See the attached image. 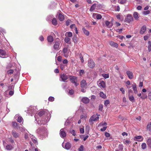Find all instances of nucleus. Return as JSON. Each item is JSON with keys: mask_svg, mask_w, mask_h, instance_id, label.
I'll use <instances>...</instances> for the list:
<instances>
[{"mask_svg": "<svg viewBox=\"0 0 151 151\" xmlns=\"http://www.w3.org/2000/svg\"><path fill=\"white\" fill-rule=\"evenodd\" d=\"M124 143L125 144H129L131 142L129 140H126L124 141Z\"/></svg>", "mask_w": 151, "mask_h": 151, "instance_id": "49530a36", "label": "nucleus"}, {"mask_svg": "<svg viewBox=\"0 0 151 151\" xmlns=\"http://www.w3.org/2000/svg\"><path fill=\"white\" fill-rule=\"evenodd\" d=\"M81 88H86L87 85L86 81L85 80H83L81 81Z\"/></svg>", "mask_w": 151, "mask_h": 151, "instance_id": "1a4fd4ad", "label": "nucleus"}, {"mask_svg": "<svg viewBox=\"0 0 151 151\" xmlns=\"http://www.w3.org/2000/svg\"><path fill=\"white\" fill-rule=\"evenodd\" d=\"M142 148L143 149H145L146 148V145L145 143H143L141 145Z\"/></svg>", "mask_w": 151, "mask_h": 151, "instance_id": "4c0bfd02", "label": "nucleus"}, {"mask_svg": "<svg viewBox=\"0 0 151 151\" xmlns=\"http://www.w3.org/2000/svg\"><path fill=\"white\" fill-rule=\"evenodd\" d=\"M62 146L64 148L67 150L69 149L71 147V144L68 142L65 144L63 142L62 144Z\"/></svg>", "mask_w": 151, "mask_h": 151, "instance_id": "6e6552de", "label": "nucleus"}, {"mask_svg": "<svg viewBox=\"0 0 151 151\" xmlns=\"http://www.w3.org/2000/svg\"><path fill=\"white\" fill-rule=\"evenodd\" d=\"M133 18L131 14H129L127 15V17L125 19V22L129 23L133 21Z\"/></svg>", "mask_w": 151, "mask_h": 151, "instance_id": "423d86ee", "label": "nucleus"}, {"mask_svg": "<svg viewBox=\"0 0 151 151\" xmlns=\"http://www.w3.org/2000/svg\"><path fill=\"white\" fill-rule=\"evenodd\" d=\"M132 87L134 92L135 93H137V88L136 85L135 83H134L132 85Z\"/></svg>", "mask_w": 151, "mask_h": 151, "instance_id": "5701e85b", "label": "nucleus"}, {"mask_svg": "<svg viewBox=\"0 0 151 151\" xmlns=\"http://www.w3.org/2000/svg\"><path fill=\"white\" fill-rule=\"evenodd\" d=\"M73 40L74 43H76L77 42V39L76 35L73 36Z\"/></svg>", "mask_w": 151, "mask_h": 151, "instance_id": "72a5a7b5", "label": "nucleus"}, {"mask_svg": "<svg viewBox=\"0 0 151 151\" xmlns=\"http://www.w3.org/2000/svg\"><path fill=\"white\" fill-rule=\"evenodd\" d=\"M109 44L111 46L115 47H117L118 46V45L116 43L114 42L113 41H110L109 42Z\"/></svg>", "mask_w": 151, "mask_h": 151, "instance_id": "a211bd4d", "label": "nucleus"}, {"mask_svg": "<svg viewBox=\"0 0 151 151\" xmlns=\"http://www.w3.org/2000/svg\"><path fill=\"white\" fill-rule=\"evenodd\" d=\"M115 24L116 27H118L121 25L120 23L117 22H116Z\"/></svg>", "mask_w": 151, "mask_h": 151, "instance_id": "e2e57ef3", "label": "nucleus"}, {"mask_svg": "<svg viewBox=\"0 0 151 151\" xmlns=\"http://www.w3.org/2000/svg\"><path fill=\"white\" fill-rule=\"evenodd\" d=\"M60 134L62 137H65L66 136V133L63 129H60Z\"/></svg>", "mask_w": 151, "mask_h": 151, "instance_id": "ddd939ff", "label": "nucleus"}, {"mask_svg": "<svg viewBox=\"0 0 151 151\" xmlns=\"http://www.w3.org/2000/svg\"><path fill=\"white\" fill-rule=\"evenodd\" d=\"M147 129L149 131H151V122L147 124Z\"/></svg>", "mask_w": 151, "mask_h": 151, "instance_id": "2f4dec72", "label": "nucleus"}, {"mask_svg": "<svg viewBox=\"0 0 151 151\" xmlns=\"http://www.w3.org/2000/svg\"><path fill=\"white\" fill-rule=\"evenodd\" d=\"M29 138V135L27 133H26L24 135V138L25 139H27Z\"/></svg>", "mask_w": 151, "mask_h": 151, "instance_id": "13d9d810", "label": "nucleus"}, {"mask_svg": "<svg viewBox=\"0 0 151 151\" xmlns=\"http://www.w3.org/2000/svg\"><path fill=\"white\" fill-rule=\"evenodd\" d=\"M80 132L81 134H83L84 133V129L83 128H80Z\"/></svg>", "mask_w": 151, "mask_h": 151, "instance_id": "8fccbe9b", "label": "nucleus"}, {"mask_svg": "<svg viewBox=\"0 0 151 151\" xmlns=\"http://www.w3.org/2000/svg\"><path fill=\"white\" fill-rule=\"evenodd\" d=\"M120 90L122 92V93H125V91L123 88H121L120 89Z\"/></svg>", "mask_w": 151, "mask_h": 151, "instance_id": "bf43d9fd", "label": "nucleus"}, {"mask_svg": "<svg viewBox=\"0 0 151 151\" xmlns=\"http://www.w3.org/2000/svg\"><path fill=\"white\" fill-rule=\"evenodd\" d=\"M99 118V116H97L95 118H94L93 116L92 117H91L90 119H91L92 121H96L98 120Z\"/></svg>", "mask_w": 151, "mask_h": 151, "instance_id": "473e14b6", "label": "nucleus"}, {"mask_svg": "<svg viewBox=\"0 0 151 151\" xmlns=\"http://www.w3.org/2000/svg\"><path fill=\"white\" fill-rule=\"evenodd\" d=\"M148 98L150 100H151V91L148 94Z\"/></svg>", "mask_w": 151, "mask_h": 151, "instance_id": "774afa93", "label": "nucleus"}, {"mask_svg": "<svg viewBox=\"0 0 151 151\" xmlns=\"http://www.w3.org/2000/svg\"><path fill=\"white\" fill-rule=\"evenodd\" d=\"M61 43L60 41L58 40L57 41L55 42L53 46V48L55 50H58L60 49V45Z\"/></svg>", "mask_w": 151, "mask_h": 151, "instance_id": "20e7f679", "label": "nucleus"}, {"mask_svg": "<svg viewBox=\"0 0 151 151\" xmlns=\"http://www.w3.org/2000/svg\"><path fill=\"white\" fill-rule=\"evenodd\" d=\"M74 91L73 90H69V93L70 94V95H72L74 93Z\"/></svg>", "mask_w": 151, "mask_h": 151, "instance_id": "0e129e2a", "label": "nucleus"}, {"mask_svg": "<svg viewBox=\"0 0 151 151\" xmlns=\"http://www.w3.org/2000/svg\"><path fill=\"white\" fill-rule=\"evenodd\" d=\"M88 65L90 68H93L95 66V63L93 60L90 59L88 61Z\"/></svg>", "mask_w": 151, "mask_h": 151, "instance_id": "0eeeda50", "label": "nucleus"}, {"mask_svg": "<svg viewBox=\"0 0 151 151\" xmlns=\"http://www.w3.org/2000/svg\"><path fill=\"white\" fill-rule=\"evenodd\" d=\"M17 129H19L20 131L21 132H24L25 131V129L22 127H17Z\"/></svg>", "mask_w": 151, "mask_h": 151, "instance_id": "79ce46f5", "label": "nucleus"}, {"mask_svg": "<svg viewBox=\"0 0 151 151\" xmlns=\"http://www.w3.org/2000/svg\"><path fill=\"white\" fill-rule=\"evenodd\" d=\"M54 100V98L53 97L50 96L48 98V100L50 101H53Z\"/></svg>", "mask_w": 151, "mask_h": 151, "instance_id": "a18cd8bd", "label": "nucleus"}, {"mask_svg": "<svg viewBox=\"0 0 151 151\" xmlns=\"http://www.w3.org/2000/svg\"><path fill=\"white\" fill-rule=\"evenodd\" d=\"M109 103V101L108 100H106L104 102V105L105 106H107Z\"/></svg>", "mask_w": 151, "mask_h": 151, "instance_id": "603ef678", "label": "nucleus"}, {"mask_svg": "<svg viewBox=\"0 0 151 151\" xmlns=\"http://www.w3.org/2000/svg\"><path fill=\"white\" fill-rule=\"evenodd\" d=\"M3 145L4 146H6V149L7 150H11L13 148V146L10 145H6V142H3Z\"/></svg>", "mask_w": 151, "mask_h": 151, "instance_id": "9b49d317", "label": "nucleus"}, {"mask_svg": "<svg viewBox=\"0 0 151 151\" xmlns=\"http://www.w3.org/2000/svg\"><path fill=\"white\" fill-rule=\"evenodd\" d=\"M96 7V5L95 4H93L91 7L90 11L91 12L93 11Z\"/></svg>", "mask_w": 151, "mask_h": 151, "instance_id": "bb28decb", "label": "nucleus"}, {"mask_svg": "<svg viewBox=\"0 0 151 151\" xmlns=\"http://www.w3.org/2000/svg\"><path fill=\"white\" fill-rule=\"evenodd\" d=\"M142 96L141 97V98L142 99H145L147 98V96L146 94L144 93L142 94Z\"/></svg>", "mask_w": 151, "mask_h": 151, "instance_id": "ea45409f", "label": "nucleus"}, {"mask_svg": "<svg viewBox=\"0 0 151 151\" xmlns=\"http://www.w3.org/2000/svg\"><path fill=\"white\" fill-rule=\"evenodd\" d=\"M82 101L84 103L87 104L89 103V99L87 97H85L82 99Z\"/></svg>", "mask_w": 151, "mask_h": 151, "instance_id": "f3484780", "label": "nucleus"}, {"mask_svg": "<svg viewBox=\"0 0 151 151\" xmlns=\"http://www.w3.org/2000/svg\"><path fill=\"white\" fill-rule=\"evenodd\" d=\"M83 145H81L78 149L79 151H83Z\"/></svg>", "mask_w": 151, "mask_h": 151, "instance_id": "de8ad7c7", "label": "nucleus"}, {"mask_svg": "<svg viewBox=\"0 0 151 151\" xmlns=\"http://www.w3.org/2000/svg\"><path fill=\"white\" fill-rule=\"evenodd\" d=\"M36 132L39 135L43 136L46 134L47 131L44 127H41L37 130Z\"/></svg>", "mask_w": 151, "mask_h": 151, "instance_id": "f257e3e1", "label": "nucleus"}, {"mask_svg": "<svg viewBox=\"0 0 151 151\" xmlns=\"http://www.w3.org/2000/svg\"><path fill=\"white\" fill-rule=\"evenodd\" d=\"M52 24L54 25H56L58 23V22L57 19L55 18H53L52 20Z\"/></svg>", "mask_w": 151, "mask_h": 151, "instance_id": "393cba45", "label": "nucleus"}, {"mask_svg": "<svg viewBox=\"0 0 151 151\" xmlns=\"http://www.w3.org/2000/svg\"><path fill=\"white\" fill-rule=\"evenodd\" d=\"M72 32H67L66 33L65 35H67V36L69 37H71L72 36Z\"/></svg>", "mask_w": 151, "mask_h": 151, "instance_id": "c756f323", "label": "nucleus"}, {"mask_svg": "<svg viewBox=\"0 0 151 151\" xmlns=\"http://www.w3.org/2000/svg\"><path fill=\"white\" fill-rule=\"evenodd\" d=\"M118 2L121 4L126 3L127 2V0H119Z\"/></svg>", "mask_w": 151, "mask_h": 151, "instance_id": "a878e982", "label": "nucleus"}, {"mask_svg": "<svg viewBox=\"0 0 151 151\" xmlns=\"http://www.w3.org/2000/svg\"><path fill=\"white\" fill-rule=\"evenodd\" d=\"M14 72V70H10L7 71V73L8 74H13Z\"/></svg>", "mask_w": 151, "mask_h": 151, "instance_id": "c03bdc74", "label": "nucleus"}, {"mask_svg": "<svg viewBox=\"0 0 151 151\" xmlns=\"http://www.w3.org/2000/svg\"><path fill=\"white\" fill-rule=\"evenodd\" d=\"M133 17L134 18L136 19L137 20L139 18V14H138V13L137 12H134L133 14Z\"/></svg>", "mask_w": 151, "mask_h": 151, "instance_id": "6ab92c4d", "label": "nucleus"}, {"mask_svg": "<svg viewBox=\"0 0 151 151\" xmlns=\"http://www.w3.org/2000/svg\"><path fill=\"white\" fill-rule=\"evenodd\" d=\"M146 27L145 26H143L141 29L139 33L141 34H143L145 32Z\"/></svg>", "mask_w": 151, "mask_h": 151, "instance_id": "2eb2a0df", "label": "nucleus"}, {"mask_svg": "<svg viewBox=\"0 0 151 151\" xmlns=\"http://www.w3.org/2000/svg\"><path fill=\"white\" fill-rule=\"evenodd\" d=\"M63 63L64 64H67L68 63V61L67 59H65L63 61Z\"/></svg>", "mask_w": 151, "mask_h": 151, "instance_id": "338daca9", "label": "nucleus"}, {"mask_svg": "<svg viewBox=\"0 0 151 151\" xmlns=\"http://www.w3.org/2000/svg\"><path fill=\"white\" fill-rule=\"evenodd\" d=\"M63 52L64 54L66 53L67 52V48H65L63 49Z\"/></svg>", "mask_w": 151, "mask_h": 151, "instance_id": "6e6d98bb", "label": "nucleus"}, {"mask_svg": "<svg viewBox=\"0 0 151 151\" xmlns=\"http://www.w3.org/2000/svg\"><path fill=\"white\" fill-rule=\"evenodd\" d=\"M58 18L60 21H62L64 19V16L63 15L60 13L59 14Z\"/></svg>", "mask_w": 151, "mask_h": 151, "instance_id": "412c9836", "label": "nucleus"}, {"mask_svg": "<svg viewBox=\"0 0 151 151\" xmlns=\"http://www.w3.org/2000/svg\"><path fill=\"white\" fill-rule=\"evenodd\" d=\"M8 56V55L4 50L0 49V57L5 58L7 57Z\"/></svg>", "mask_w": 151, "mask_h": 151, "instance_id": "39448f33", "label": "nucleus"}, {"mask_svg": "<svg viewBox=\"0 0 151 151\" xmlns=\"http://www.w3.org/2000/svg\"><path fill=\"white\" fill-rule=\"evenodd\" d=\"M12 124V125L14 127H17V124L16 122H13Z\"/></svg>", "mask_w": 151, "mask_h": 151, "instance_id": "09e8293b", "label": "nucleus"}, {"mask_svg": "<svg viewBox=\"0 0 151 151\" xmlns=\"http://www.w3.org/2000/svg\"><path fill=\"white\" fill-rule=\"evenodd\" d=\"M47 40L49 42H52L53 41L54 39L53 37L51 36H49L47 37Z\"/></svg>", "mask_w": 151, "mask_h": 151, "instance_id": "4be33fe9", "label": "nucleus"}, {"mask_svg": "<svg viewBox=\"0 0 151 151\" xmlns=\"http://www.w3.org/2000/svg\"><path fill=\"white\" fill-rule=\"evenodd\" d=\"M45 113V112L43 111H40L39 113L38 114L39 116H42Z\"/></svg>", "mask_w": 151, "mask_h": 151, "instance_id": "37998d69", "label": "nucleus"}, {"mask_svg": "<svg viewBox=\"0 0 151 151\" xmlns=\"http://www.w3.org/2000/svg\"><path fill=\"white\" fill-rule=\"evenodd\" d=\"M65 41V42L70 44L71 42L70 39L68 37H66L64 39Z\"/></svg>", "mask_w": 151, "mask_h": 151, "instance_id": "b1692460", "label": "nucleus"}, {"mask_svg": "<svg viewBox=\"0 0 151 151\" xmlns=\"http://www.w3.org/2000/svg\"><path fill=\"white\" fill-rule=\"evenodd\" d=\"M100 95L101 97L104 99H105L106 97V96L102 92H100Z\"/></svg>", "mask_w": 151, "mask_h": 151, "instance_id": "cd10ccee", "label": "nucleus"}, {"mask_svg": "<svg viewBox=\"0 0 151 151\" xmlns=\"http://www.w3.org/2000/svg\"><path fill=\"white\" fill-rule=\"evenodd\" d=\"M105 135L106 137H110V134L109 133L106 132L105 133Z\"/></svg>", "mask_w": 151, "mask_h": 151, "instance_id": "69168bd1", "label": "nucleus"}, {"mask_svg": "<svg viewBox=\"0 0 151 151\" xmlns=\"http://www.w3.org/2000/svg\"><path fill=\"white\" fill-rule=\"evenodd\" d=\"M129 100L132 102H134V97L133 96H129Z\"/></svg>", "mask_w": 151, "mask_h": 151, "instance_id": "f704fd0d", "label": "nucleus"}, {"mask_svg": "<svg viewBox=\"0 0 151 151\" xmlns=\"http://www.w3.org/2000/svg\"><path fill=\"white\" fill-rule=\"evenodd\" d=\"M70 132L72 134L73 136H75L76 135V134L75 132V131L74 130H72L71 131H70Z\"/></svg>", "mask_w": 151, "mask_h": 151, "instance_id": "4d7b16f0", "label": "nucleus"}, {"mask_svg": "<svg viewBox=\"0 0 151 151\" xmlns=\"http://www.w3.org/2000/svg\"><path fill=\"white\" fill-rule=\"evenodd\" d=\"M71 22V21L70 20H68L66 22V24L67 26H68L69 25L70 22Z\"/></svg>", "mask_w": 151, "mask_h": 151, "instance_id": "3c124183", "label": "nucleus"}, {"mask_svg": "<svg viewBox=\"0 0 151 151\" xmlns=\"http://www.w3.org/2000/svg\"><path fill=\"white\" fill-rule=\"evenodd\" d=\"M105 24L106 27L108 28L111 27L113 26V23L110 22L108 21H105Z\"/></svg>", "mask_w": 151, "mask_h": 151, "instance_id": "dca6fc26", "label": "nucleus"}, {"mask_svg": "<svg viewBox=\"0 0 151 151\" xmlns=\"http://www.w3.org/2000/svg\"><path fill=\"white\" fill-rule=\"evenodd\" d=\"M22 119H23L22 117L19 116L18 117L17 121L18 122L20 123L22 122Z\"/></svg>", "mask_w": 151, "mask_h": 151, "instance_id": "a19ab883", "label": "nucleus"}, {"mask_svg": "<svg viewBox=\"0 0 151 151\" xmlns=\"http://www.w3.org/2000/svg\"><path fill=\"white\" fill-rule=\"evenodd\" d=\"M103 106L102 104H100L99 106V110L101 111L103 109Z\"/></svg>", "mask_w": 151, "mask_h": 151, "instance_id": "864d4df0", "label": "nucleus"}, {"mask_svg": "<svg viewBox=\"0 0 151 151\" xmlns=\"http://www.w3.org/2000/svg\"><path fill=\"white\" fill-rule=\"evenodd\" d=\"M50 118H47V119H46V118L45 119L46 120V121H44V122L42 121V122L41 123V124H45L47 122H48L50 120Z\"/></svg>", "mask_w": 151, "mask_h": 151, "instance_id": "7c9ffc66", "label": "nucleus"}, {"mask_svg": "<svg viewBox=\"0 0 151 151\" xmlns=\"http://www.w3.org/2000/svg\"><path fill=\"white\" fill-rule=\"evenodd\" d=\"M65 65L63 64H61L60 65V68L62 70H63L65 68Z\"/></svg>", "mask_w": 151, "mask_h": 151, "instance_id": "052dcab7", "label": "nucleus"}, {"mask_svg": "<svg viewBox=\"0 0 151 151\" xmlns=\"http://www.w3.org/2000/svg\"><path fill=\"white\" fill-rule=\"evenodd\" d=\"M147 145L151 147V139H149L147 140Z\"/></svg>", "mask_w": 151, "mask_h": 151, "instance_id": "e433bc0d", "label": "nucleus"}, {"mask_svg": "<svg viewBox=\"0 0 151 151\" xmlns=\"http://www.w3.org/2000/svg\"><path fill=\"white\" fill-rule=\"evenodd\" d=\"M97 83L98 86L101 88H104L106 87V83L105 82L99 80L97 82Z\"/></svg>", "mask_w": 151, "mask_h": 151, "instance_id": "7ed1b4c3", "label": "nucleus"}, {"mask_svg": "<svg viewBox=\"0 0 151 151\" xmlns=\"http://www.w3.org/2000/svg\"><path fill=\"white\" fill-rule=\"evenodd\" d=\"M69 76L66 75L64 73L60 75V80L63 82H65L66 80L69 78Z\"/></svg>", "mask_w": 151, "mask_h": 151, "instance_id": "f03ea898", "label": "nucleus"}, {"mask_svg": "<svg viewBox=\"0 0 151 151\" xmlns=\"http://www.w3.org/2000/svg\"><path fill=\"white\" fill-rule=\"evenodd\" d=\"M106 127H104L102 128L100 130L101 131H104L106 129Z\"/></svg>", "mask_w": 151, "mask_h": 151, "instance_id": "680f3d73", "label": "nucleus"}, {"mask_svg": "<svg viewBox=\"0 0 151 151\" xmlns=\"http://www.w3.org/2000/svg\"><path fill=\"white\" fill-rule=\"evenodd\" d=\"M126 73L130 79H132L133 78V75L132 72L128 71H127Z\"/></svg>", "mask_w": 151, "mask_h": 151, "instance_id": "4468645a", "label": "nucleus"}, {"mask_svg": "<svg viewBox=\"0 0 151 151\" xmlns=\"http://www.w3.org/2000/svg\"><path fill=\"white\" fill-rule=\"evenodd\" d=\"M150 13L149 10H147L145 11H144L142 12V14L144 15H147Z\"/></svg>", "mask_w": 151, "mask_h": 151, "instance_id": "58836bf2", "label": "nucleus"}, {"mask_svg": "<svg viewBox=\"0 0 151 151\" xmlns=\"http://www.w3.org/2000/svg\"><path fill=\"white\" fill-rule=\"evenodd\" d=\"M96 15V18L97 19H100L102 17L99 14H93V15L94 16V15Z\"/></svg>", "mask_w": 151, "mask_h": 151, "instance_id": "c85d7f7f", "label": "nucleus"}, {"mask_svg": "<svg viewBox=\"0 0 151 151\" xmlns=\"http://www.w3.org/2000/svg\"><path fill=\"white\" fill-rule=\"evenodd\" d=\"M62 58L61 56H58L57 58V60L59 61H61L62 60Z\"/></svg>", "mask_w": 151, "mask_h": 151, "instance_id": "5fc2aeb1", "label": "nucleus"}, {"mask_svg": "<svg viewBox=\"0 0 151 151\" xmlns=\"http://www.w3.org/2000/svg\"><path fill=\"white\" fill-rule=\"evenodd\" d=\"M12 134L13 137L15 138H19L20 136L19 134L14 130H13L12 132Z\"/></svg>", "mask_w": 151, "mask_h": 151, "instance_id": "9d476101", "label": "nucleus"}, {"mask_svg": "<svg viewBox=\"0 0 151 151\" xmlns=\"http://www.w3.org/2000/svg\"><path fill=\"white\" fill-rule=\"evenodd\" d=\"M82 31L83 33L86 36L89 35V31L86 29L85 28H83Z\"/></svg>", "mask_w": 151, "mask_h": 151, "instance_id": "aec40b11", "label": "nucleus"}, {"mask_svg": "<svg viewBox=\"0 0 151 151\" xmlns=\"http://www.w3.org/2000/svg\"><path fill=\"white\" fill-rule=\"evenodd\" d=\"M102 76L105 79L109 78V74H102Z\"/></svg>", "mask_w": 151, "mask_h": 151, "instance_id": "c9c22d12", "label": "nucleus"}, {"mask_svg": "<svg viewBox=\"0 0 151 151\" xmlns=\"http://www.w3.org/2000/svg\"><path fill=\"white\" fill-rule=\"evenodd\" d=\"M69 78L71 82L73 83L77 81V77L75 76H70Z\"/></svg>", "mask_w": 151, "mask_h": 151, "instance_id": "f8f14e48", "label": "nucleus"}]
</instances>
